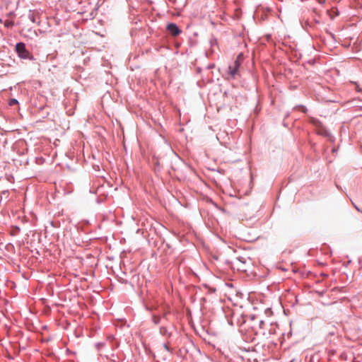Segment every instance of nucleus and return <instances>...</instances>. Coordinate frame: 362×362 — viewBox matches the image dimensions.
<instances>
[{
	"mask_svg": "<svg viewBox=\"0 0 362 362\" xmlns=\"http://www.w3.org/2000/svg\"><path fill=\"white\" fill-rule=\"evenodd\" d=\"M18 103V101L15 99H12L11 101H10V105H13L14 104H17Z\"/></svg>",
	"mask_w": 362,
	"mask_h": 362,
	"instance_id": "0eeeda50",
	"label": "nucleus"
},
{
	"mask_svg": "<svg viewBox=\"0 0 362 362\" xmlns=\"http://www.w3.org/2000/svg\"><path fill=\"white\" fill-rule=\"evenodd\" d=\"M155 322H156V323H158V319H155Z\"/></svg>",
	"mask_w": 362,
	"mask_h": 362,
	"instance_id": "9d476101",
	"label": "nucleus"
},
{
	"mask_svg": "<svg viewBox=\"0 0 362 362\" xmlns=\"http://www.w3.org/2000/svg\"><path fill=\"white\" fill-rule=\"evenodd\" d=\"M170 1L173 2V3H175L176 0H169Z\"/></svg>",
	"mask_w": 362,
	"mask_h": 362,
	"instance_id": "1a4fd4ad",
	"label": "nucleus"
},
{
	"mask_svg": "<svg viewBox=\"0 0 362 362\" xmlns=\"http://www.w3.org/2000/svg\"><path fill=\"white\" fill-rule=\"evenodd\" d=\"M166 30L173 37H176L181 33L180 29L175 23H169L166 26Z\"/></svg>",
	"mask_w": 362,
	"mask_h": 362,
	"instance_id": "20e7f679",
	"label": "nucleus"
},
{
	"mask_svg": "<svg viewBox=\"0 0 362 362\" xmlns=\"http://www.w3.org/2000/svg\"><path fill=\"white\" fill-rule=\"evenodd\" d=\"M310 122L316 127V131L318 134L322 135L323 136H329V132L318 119L311 118Z\"/></svg>",
	"mask_w": 362,
	"mask_h": 362,
	"instance_id": "7ed1b4c3",
	"label": "nucleus"
},
{
	"mask_svg": "<svg viewBox=\"0 0 362 362\" xmlns=\"http://www.w3.org/2000/svg\"><path fill=\"white\" fill-rule=\"evenodd\" d=\"M160 332L161 334L163 336H165V337L170 336V332H169L168 328L165 327H161L160 329Z\"/></svg>",
	"mask_w": 362,
	"mask_h": 362,
	"instance_id": "39448f33",
	"label": "nucleus"
},
{
	"mask_svg": "<svg viewBox=\"0 0 362 362\" xmlns=\"http://www.w3.org/2000/svg\"><path fill=\"white\" fill-rule=\"evenodd\" d=\"M163 346L165 347V349L166 350L169 351V347H168V346L166 344H163Z\"/></svg>",
	"mask_w": 362,
	"mask_h": 362,
	"instance_id": "6e6552de",
	"label": "nucleus"
},
{
	"mask_svg": "<svg viewBox=\"0 0 362 362\" xmlns=\"http://www.w3.org/2000/svg\"><path fill=\"white\" fill-rule=\"evenodd\" d=\"M13 25V23L11 22V21H6L5 23V25L7 26V27H10V26H12Z\"/></svg>",
	"mask_w": 362,
	"mask_h": 362,
	"instance_id": "423d86ee",
	"label": "nucleus"
},
{
	"mask_svg": "<svg viewBox=\"0 0 362 362\" xmlns=\"http://www.w3.org/2000/svg\"><path fill=\"white\" fill-rule=\"evenodd\" d=\"M16 51L18 56L22 59H32L31 54L26 49L25 45L23 42H18L16 44Z\"/></svg>",
	"mask_w": 362,
	"mask_h": 362,
	"instance_id": "f03ea898",
	"label": "nucleus"
},
{
	"mask_svg": "<svg viewBox=\"0 0 362 362\" xmlns=\"http://www.w3.org/2000/svg\"><path fill=\"white\" fill-rule=\"evenodd\" d=\"M242 62L243 54H240L233 63L228 66V74L231 78H234L236 76L239 75V67Z\"/></svg>",
	"mask_w": 362,
	"mask_h": 362,
	"instance_id": "f257e3e1",
	"label": "nucleus"
}]
</instances>
